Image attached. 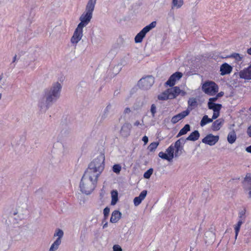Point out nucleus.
<instances>
[{
    "label": "nucleus",
    "mask_w": 251,
    "mask_h": 251,
    "mask_svg": "<svg viewBox=\"0 0 251 251\" xmlns=\"http://www.w3.org/2000/svg\"><path fill=\"white\" fill-rule=\"evenodd\" d=\"M104 154L100 153L89 164L86 171L99 177L104 169Z\"/></svg>",
    "instance_id": "nucleus-3"
},
{
    "label": "nucleus",
    "mask_w": 251,
    "mask_h": 251,
    "mask_svg": "<svg viewBox=\"0 0 251 251\" xmlns=\"http://www.w3.org/2000/svg\"><path fill=\"white\" fill-rule=\"evenodd\" d=\"M147 194V190L142 191L138 197H135L133 200V202L135 206L139 205L142 201L146 198Z\"/></svg>",
    "instance_id": "nucleus-15"
},
{
    "label": "nucleus",
    "mask_w": 251,
    "mask_h": 251,
    "mask_svg": "<svg viewBox=\"0 0 251 251\" xmlns=\"http://www.w3.org/2000/svg\"><path fill=\"white\" fill-rule=\"evenodd\" d=\"M231 57L234 58L238 62L241 61L243 58V55L237 53H233L231 54Z\"/></svg>",
    "instance_id": "nucleus-35"
},
{
    "label": "nucleus",
    "mask_w": 251,
    "mask_h": 251,
    "mask_svg": "<svg viewBox=\"0 0 251 251\" xmlns=\"http://www.w3.org/2000/svg\"><path fill=\"white\" fill-rule=\"evenodd\" d=\"M111 194L112 198L111 204L112 205H114L116 204L118 200V192L116 190H113L111 191Z\"/></svg>",
    "instance_id": "nucleus-25"
},
{
    "label": "nucleus",
    "mask_w": 251,
    "mask_h": 251,
    "mask_svg": "<svg viewBox=\"0 0 251 251\" xmlns=\"http://www.w3.org/2000/svg\"><path fill=\"white\" fill-rule=\"evenodd\" d=\"M154 81L153 77L149 76L141 79L138 82V85L143 89H148L151 87Z\"/></svg>",
    "instance_id": "nucleus-8"
},
{
    "label": "nucleus",
    "mask_w": 251,
    "mask_h": 251,
    "mask_svg": "<svg viewBox=\"0 0 251 251\" xmlns=\"http://www.w3.org/2000/svg\"><path fill=\"white\" fill-rule=\"evenodd\" d=\"M239 76L241 78L247 80L251 79V64L248 68L241 71Z\"/></svg>",
    "instance_id": "nucleus-14"
},
{
    "label": "nucleus",
    "mask_w": 251,
    "mask_h": 251,
    "mask_svg": "<svg viewBox=\"0 0 251 251\" xmlns=\"http://www.w3.org/2000/svg\"><path fill=\"white\" fill-rule=\"evenodd\" d=\"M190 113V110L187 109L182 112L173 116L171 119V122L173 124H176L180 120L184 118L186 116L189 115Z\"/></svg>",
    "instance_id": "nucleus-13"
},
{
    "label": "nucleus",
    "mask_w": 251,
    "mask_h": 251,
    "mask_svg": "<svg viewBox=\"0 0 251 251\" xmlns=\"http://www.w3.org/2000/svg\"><path fill=\"white\" fill-rule=\"evenodd\" d=\"M218 97H215L213 98H211L209 99V101L208 102L214 103L213 101H215L217 100Z\"/></svg>",
    "instance_id": "nucleus-43"
},
{
    "label": "nucleus",
    "mask_w": 251,
    "mask_h": 251,
    "mask_svg": "<svg viewBox=\"0 0 251 251\" xmlns=\"http://www.w3.org/2000/svg\"><path fill=\"white\" fill-rule=\"evenodd\" d=\"M83 28L77 25L71 39V42L72 44L76 46V44L81 40L83 36Z\"/></svg>",
    "instance_id": "nucleus-7"
},
{
    "label": "nucleus",
    "mask_w": 251,
    "mask_h": 251,
    "mask_svg": "<svg viewBox=\"0 0 251 251\" xmlns=\"http://www.w3.org/2000/svg\"><path fill=\"white\" fill-rule=\"evenodd\" d=\"M156 22L153 21L151 22L150 25L146 26L144 27L135 36V42L136 43H141L143 39L145 36L146 33L149 32L151 29L154 28L156 26Z\"/></svg>",
    "instance_id": "nucleus-6"
},
{
    "label": "nucleus",
    "mask_w": 251,
    "mask_h": 251,
    "mask_svg": "<svg viewBox=\"0 0 251 251\" xmlns=\"http://www.w3.org/2000/svg\"><path fill=\"white\" fill-rule=\"evenodd\" d=\"M227 139L230 144H233L235 142L236 139V134L234 131H232L228 133Z\"/></svg>",
    "instance_id": "nucleus-24"
},
{
    "label": "nucleus",
    "mask_w": 251,
    "mask_h": 251,
    "mask_svg": "<svg viewBox=\"0 0 251 251\" xmlns=\"http://www.w3.org/2000/svg\"><path fill=\"white\" fill-rule=\"evenodd\" d=\"M186 142V140L181 138L177 140L174 144L175 155L176 157L178 156L181 154L183 149V145Z\"/></svg>",
    "instance_id": "nucleus-9"
},
{
    "label": "nucleus",
    "mask_w": 251,
    "mask_h": 251,
    "mask_svg": "<svg viewBox=\"0 0 251 251\" xmlns=\"http://www.w3.org/2000/svg\"><path fill=\"white\" fill-rule=\"evenodd\" d=\"M62 87L60 83L55 82L44 90L43 96L39 99L38 103L41 110H47L53 102L59 99Z\"/></svg>",
    "instance_id": "nucleus-1"
},
{
    "label": "nucleus",
    "mask_w": 251,
    "mask_h": 251,
    "mask_svg": "<svg viewBox=\"0 0 251 251\" xmlns=\"http://www.w3.org/2000/svg\"><path fill=\"white\" fill-rule=\"evenodd\" d=\"M232 71V67L227 63L223 64L220 67L221 74L225 75L229 74Z\"/></svg>",
    "instance_id": "nucleus-18"
},
{
    "label": "nucleus",
    "mask_w": 251,
    "mask_h": 251,
    "mask_svg": "<svg viewBox=\"0 0 251 251\" xmlns=\"http://www.w3.org/2000/svg\"><path fill=\"white\" fill-rule=\"evenodd\" d=\"M202 90L205 94L213 96L218 92V86L213 81H207L205 82L202 85Z\"/></svg>",
    "instance_id": "nucleus-5"
},
{
    "label": "nucleus",
    "mask_w": 251,
    "mask_h": 251,
    "mask_svg": "<svg viewBox=\"0 0 251 251\" xmlns=\"http://www.w3.org/2000/svg\"><path fill=\"white\" fill-rule=\"evenodd\" d=\"M96 3L97 2L93 0H88L85 6V11L79 17L80 22L77 25L83 28L90 23L92 18L93 13L94 11Z\"/></svg>",
    "instance_id": "nucleus-4"
},
{
    "label": "nucleus",
    "mask_w": 251,
    "mask_h": 251,
    "mask_svg": "<svg viewBox=\"0 0 251 251\" xmlns=\"http://www.w3.org/2000/svg\"><path fill=\"white\" fill-rule=\"evenodd\" d=\"M188 104L189 106L195 107L197 106V101L196 98H191L188 101Z\"/></svg>",
    "instance_id": "nucleus-33"
},
{
    "label": "nucleus",
    "mask_w": 251,
    "mask_h": 251,
    "mask_svg": "<svg viewBox=\"0 0 251 251\" xmlns=\"http://www.w3.org/2000/svg\"><path fill=\"white\" fill-rule=\"evenodd\" d=\"M245 190L248 191L249 198H251V174H248L244 180Z\"/></svg>",
    "instance_id": "nucleus-12"
},
{
    "label": "nucleus",
    "mask_w": 251,
    "mask_h": 251,
    "mask_svg": "<svg viewBox=\"0 0 251 251\" xmlns=\"http://www.w3.org/2000/svg\"><path fill=\"white\" fill-rule=\"evenodd\" d=\"M122 216V213L118 210H114L111 214L110 221L112 223H116L119 221Z\"/></svg>",
    "instance_id": "nucleus-17"
},
{
    "label": "nucleus",
    "mask_w": 251,
    "mask_h": 251,
    "mask_svg": "<svg viewBox=\"0 0 251 251\" xmlns=\"http://www.w3.org/2000/svg\"><path fill=\"white\" fill-rule=\"evenodd\" d=\"M220 112H213V114L211 119L214 120L217 118L219 116Z\"/></svg>",
    "instance_id": "nucleus-42"
},
{
    "label": "nucleus",
    "mask_w": 251,
    "mask_h": 251,
    "mask_svg": "<svg viewBox=\"0 0 251 251\" xmlns=\"http://www.w3.org/2000/svg\"><path fill=\"white\" fill-rule=\"evenodd\" d=\"M106 226H107V224H105L104 225L103 227L104 228V227H106Z\"/></svg>",
    "instance_id": "nucleus-54"
},
{
    "label": "nucleus",
    "mask_w": 251,
    "mask_h": 251,
    "mask_svg": "<svg viewBox=\"0 0 251 251\" xmlns=\"http://www.w3.org/2000/svg\"><path fill=\"white\" fill-rule=\"evenodd\" d=\"M182 76V74L180 72H176L171 75L169 79L165 83L166 85L171 87L173 86L176 80L180 79Z\"/></svg>",
    "instance_id": "nucleus-11"
},
{
    "label": "nucleus",
    "mask_w": 251,
    "mask_h": 251,
    "mask_svg": "<svg viewBox=\"0 0 251 251\" xmlns=\"http://www.w3.org/2000/svg\"><path fill=\"white\" fill-rule=\"evenodd\" d=\"M110 209L108 207H105L103 210V214L105 217H107L109 213Z\"/></svg>",
    "instance_id": "nucleus-41"
},
{
    "label": "nucleus",
    "mask_w": 251,
    "mask_h": 251,
    "mask_svg": "<svg viewBox=\"0 0 251 251\" xmlns=\"http://www.w3.org/2000/svg\"><path fill=\"white\" fill-rule=\"evenodd\" d=\"M224 123V120L219 119L215 121L212 124V128L214 131H217L220 129Z\"/></svg>",
    "instance_id": "nucleus-20"
},
{
    "label": "nucleus",
    "mask_w": 251,
    "mask_h": 251,
    "mask_svg": "<svg viewBox=\"0 0 251 251\" xmlns=\"http://www.w3.org/2000/svg\"><path fill=\"white\" fill-rule=\"evenodd\" d=\"M183 4V0H172L171 8L172 9H179L180 8Z\"/></svg>",
    "instance_id": "nucleus-21"
},
{
    "label": "nucleus",
    "mask_w": 251,
    "mask_h": 251,
    "mask_svg": "<svg viewBox=\"0 0 251 251\" xmlns=\"http://www.w3.org/2000/svg\"><path fill=\"white\" fill-rule=\"evenodd\" d=\"M121 166L119 164H115L113 166L112 170L114 173L118 174L121 171Z\"/></svg>",
    "instance_id": "nucleus-37"
},
{
    "label": "nucleus",
    "mask_w": 251,
    "mask_h": 251,
    "mask_svg": "<svg viewBox=\"0 0 251 251\" xmlns=\"http://www.w3.org/2000/svg\"><path fill=\"white\" fill-rule=\"evenodd\" d=\"M208 107L209 109H212L213 112H220L222 105L215 103L208 102Z\"/></svg>",
    "instance_id": "nucleus-23"
},
{
    "label": "nucleus",
    "mask_w": 251,
    "mask_h": 251,
    "mask_svg": "<svg viewBox=\"0 0 251 251\" xmlns=\"http://www.w3.org/2000/svg\"><path fill=\"white\" fill-rule=\"evenodd\" d=\"M245 213L244 212H241L240 213H239V218H240V219H242V217L244 216Z\"/></svg>",
    "instance_id": "nucleus-50"
},
{
    "label": "nucleus",
    "mask_w": 251,
    "mask_h": 251,
    "mask_svg": "<svg viewBox=\"0 0 251 251\" xmlns=\"http://www.w3.org/2000/svg\"><path fill=\"white\" fill-rule=\"evenodd\" d=\"M158 145H159L158 142H152L148 146V149L150 151H153L157 148Z\"/></svg>",
    "instance_id": "nucleus-34"
},
{
    "label": "nucleus",
    "mask_w": 251,
    "mask_h": 251,
    "mask_svg": "<svg viewBox=\"0 0 251 251\" xmlns=\"http://www.w3.org/2000/svg\"><path fill=\"white\" fill-rule=\"evenodd\" d=\"M247 133H248V135L250 137H251V125L248 128Z\"/></svg>",
    "instance_id": "nucleus-45"
},
{
    "label": "nucleus",
    "mask_w": 251,
    "mask_h": 251,
    "mask_svg": "<svg viewBox=\"0 0 251 251\" xmlns=\"http://www.w3.org/2000/svg\"><path fill=\"white\" fill-rule=\"evenodd\" d=\"M1 97H2V94L1 93H0V100L1 99Z\"/></svg>",
    "instance_id": "nucleus-55"
},
{
    "label": "nucleus",
    "mask_w": 251,
    "mask_h": 251,
    "mask_svg": "<svg viewBox=\"0 0 251 251\" xmlns=\"http://www.w3.org/2000/svg\"><path fill=\"white\" fill-rule=\"evenodd\" d=\"M157 98L159 100H165L168 99H170V93L169 92H168V89L159 95L157 97Z\"/></svg>",
    "instance_id": "nucleus-26"
},
{
    "label": "nucleus",
    "mask_w": 251,
    "mask_h": 251,
    "mask_svg": "<svg viewBox=\"0 0 251 251\" xmlns=\"http://www.w3.org/2000/svg\"><path fill=\"white\" fill-rule=\"evenodd\" d=\"M151 112L152 117H154L156 113V107L154 104H152L151 107Z\"/></svg>",
    "instance_id": "nucleus-39"
},
{
    "label": "nucleus",
    "mask_w": 251,
    "mask_h": 251,
    "mask_svg": "<svg viewBox=\"0 0 251 251\" xmlns=\"http://www.w3.org/2000/svg\"><path fill=\"white\" fill-rule=\"evenodd\" d=\"M223 95H224V93H223V92H221L219 93L217 95V97H218V98L219 97H221L223 96Z\"/></svg>",
    "instance_id": "nucleus-51"
},
{
    "label": "nucleus",
    "mask_w": 251,
    "mask_h": 251,
    "mask_svg": "<svg viewBox=\"0 0 251 251\" xmlns=\"http://www.w3.org/2000/svg\"><path fill=\"white\" fill-rule=\"evenodd\" d=\"M158 156L159 157L163 159H165V160H167L169 161H170L172 160V159L169 158V156L168 155V154L166 153H164L163 152H160L158 154Z\"/></svg>",
    "instance_id": "nucleus-36"
},
{
    "label": "nucleus",
    "mask_w": 251,
    "mask_h": 251,
    "mask_svg": "<svg viewBox=\"0 0 251 251\" xmlns=\"http://www.w3.org/2000/svg\"><path fill=\"white\" fill-rule=\"evenodd\" d=\"M212 119L209 118L207 115H204L202 118L200 125L201 126H203L208 123H211Z\"/></svg>",
    "instance_id": "nucleus-31"
},
{
    "label": "nucleus",
    "mask_w": 251,
    "mask_h": 251,
    "mask_svg": "<svg viewBox=\"0 0 251 251\" xmlns=\"http://www.w3.org/2000/svg\"><path fill=\"white\" fill-rule=\"evenodd\" d=\"M98 176L85 171L79 184L80 191L86 195L90 194L95 188Z\"/></svg>",
    "instance_id": "nucleus-2"
},
{
    "label": "nucleus",
    "mask_w": 251,
    "mask_h": 251,
    "mask_svg": "<svg viewBox=\"0 0 251 251\" xmlns=\"http://www.w3.org/2000/svg\"><path fill=\"white\" fill-rule=\"evenodd\" d=\"M244 219H239L237 224L234 226V229L235 232V239L237 238V237L238 235L239 232L240 231V227L241 225L244 223Z\"/></svg>",
    "instance_id": "nucleus-27"
},
{
    "label": "nucleus",
    "mask_w": 251,
    "mask_h": 251,
    "mask_svg": "<svg viewBox=\"0 0 251 251\" xmlns=\"http://www.w3.org/2000/svg\"><path fill=\"white\" fill-rule=\"evenodd\" d=\"M247 52L251 55V47L247 50Z\"/></svg>",
    "instance_id": "nucleus-52"
},
{
    "label": "nucleus",
    "mask_w": 251,
    "mask_h": 251,
    "mask_svg": "<svg viewBox=\"0 0 251 251\" xmlns=\"http://www.w3.org/2000/svg\"><path fill=\"white\" fill-rule=\"evenodd\" d=\"M61 243V241L59 240H55L51 245L49 251H56Z\"/></svg>",
    "instance_id": "nucleus-30"
},
{
    "label": "nucleus",
    "mask_w": 251,
    "mask_h": 251,
    "mask_svg": "<svg viewBox=\"0 0 251 251\" xmlns=\"http://www.w3.org/2000/svg\"><path fill=\"white\" fill-rule=\"evenodd\" d=\"M63 235L64 232L62 229H57L55 231L53 236L57 237L56 240H59V241H61V239L63 237Z\"/></svg>",
    "instance_id": "nucleus-29"
},
{
    "label": "nucleus",
    "mask_w": 251,
    "mask_h": 251,
    "mask_svg": "<svg viewBox=\"0 0 251 251\" xmlns=\"http://www.w3.org/2000/svg\"><path fill=\"white\" fill-rule=\"evenodd\" d=\"M113 251H122L121 247L118 245H115L113 247Z\"/></svg>",
    "instance_id": "nucleus-40"
},
{
    "label": "nucleus",
    "mask_w": 251,
    "mask_h": 251,
    "mask_svg": "<svg viewBox=\"0 0 251 251\" xmlns=\"http://www.w3.org/2000/svg\"><path fill=\"white\" fill-rule=\"evenodd\" d=\"M219 139V136H214L212 134H209L202 140V142L209 146H213L218 141Z\"/></svg>",
    "instance_id": "nucleus-10"
},
{
    "label": "nucleus",
    "mask_w": 251,
    "mask_h": 251,
    "mask_svg": "<svg viewBox=\"0 0 251 251\" xmlns=\"http://www.w3.org/2000/svg\"><path fill=\"white\" fill-rule=\"evenodd\" d=\"M246 151L251 153V145L246 148Z\"/></svg>",
    "instance_id": "nucleus-47"
},
{
    "label": "nucleus",
    "mask_w": 251,
    "mask_h": 251,
    "mask_svg": "<svg viewBox=\"0 0 251 251\" xmlns=\"http://www.w3.org/2000/svg\"><path fill=\"white\" fill-rule=\"evenodd\" d=\"M168 92L170 93V99H174L180 94V88L177 86H175L168 89Z\"/></svg>",
    "instance_id": "nucleus-16"
},
{
    "label": "nucleus",
    "mask_w": 251,
    "mask_h": 251,
    "mask_svg": "<svg viewBox=\"0 0 251 251\" xmlns=\"http://www.w3.org/2000/svg\"><path fill=\"white\" fill-rule=\"evenodd\" d=\"M153 173V169L150 168L148 171H147L144 174V177L145 178H150L151 175Z\"/></svg>",
    "instance_id": "nucleus-38"
},
{
    "label": "nucleus",
    "mask_w": 251,
    "mask_h": 251,
    "mask_svg": "<svg viewBox=\"0 0 251 251\" xmlns=\"http://www.w3.org/2000/svg\"><path fill=\"white\" fill-rule=\"evenodd\" d=\"M142 141L144 142L145 144H146L148 142V137L144 136L142 138Z\"/></svg>",
    "instance_id": "nucleus-44"
},
{
    "label": "nucleus",
    "mask_w": 251,
    "mask_h": 251,
    "mask_svg": "<svg viewBox=\"0 0 251 251\" xmlns=\"http://www.w3.org/2000/svg\"><path fill=\"white\" fill-rule=\"evenodd\" d=\"M186 94V93L185 91L180 89V94L179 95H181L182 96H184Z\"/></svg>",
    "instance_id": "nucleus-48"
},
{
    "label": "nucleus",
    "mask_w": 251,
    "mask_h": 251,
    "mask_svg": "<svg viewBox=\"0 0 251 251\" xmlns=\"http://www.w3.org/2000/svg\"><path fill=\"white\" fill-rule=\"evenodd\" d=\"M17 60V55H15V56L13 58V61L12 62H15Z\"/></svg>",
    "instance_id": "nucleus-53"
},
{
    "label": "nucleus",
    "mask_w": 251,
    "mask_h": 251,
    "mask_svg": "<svg viewBox=\"0 0 251 251\" xmlns=\"http://www.w3.org/2000/svg\"><path fill=\"white\" fill-rule=\"evenodd\" d=\"M200 137V133L198 130H195L192 132L189 136L185 140L195 141L197 140Z\"/></svg>",
    "instance_id": "nucleus-22"
},
{
    "label": "nucleus",
    "mask_w": 251,
    "mask_h": 251,
    "mask_svg": "<svg viewBox=\"0 0 251 251\" xmlns=\"http://www.w3.org/2000/svg\"><path fill=\"white\" fill-rule=\"evenodd\" d=\"M166 152L168 155L169 156V158H170L172 160L174 158V154H175V150L174 148L173 145H171L167 150Z\"/></svg>",
    "instance_id": "nucleus-32"
},
{
    "label": "nucleus",
    "mask_w": 251,
    "mask_h": 251,
    "mask_svg": "<svg viewBox=\"0 0 251 251\" xmlns=\"http://www.w3.org/2000/svg\"><path fill=\"white\" fill-rule=\"evenodd\" d=\"M142 125V124H141V123H140V122H139V121H136V122L134 123V125L135 126H138L139 125Z\"/></svg>",
    "instance_id": "nucleus-49"
},
{
    "label": "nucleus",
    "mask_w": 251,
    "mask_h": 251,
    "mask_svg": "<svg viewBox=\"0 0 251 251\" xmlns=\"http://www.w3.org/2000/svg\"><path fill=\"white\" fill-rule=\"evenodd\" d=\"M190 130V126L189 125L187 124L184 126L180 129L179 133L176 136V137H178L183 135H184L187 133V132Z\"/></svg>",
    "instance_id": "nucleus-28"
},
{
    "label": "nucleus",
    "mask_w": 251,
    "mask_h": 251,
    "mask_svg": "<svg viewBox=\"0 0 251 251\" xmlns=\"http://www.w3.org/2000/svg\"><path fill=\"white\" fill-rule=\"evenodd\" d=\"M130 125L129 124H124L121 129V134L124 137H126L129 135L130 131Z\"/></svg>",
    "instance_id": "nucleus-19"
},
{
    "label": "nucleus",
    "mask_w": 251,
    "mask_h": 251,
    "mask_svg": "<svg viewBox=\"0 0 251 251\" xmlns=\"http://www.w3.org/2000/svg\"><path fill=\"white\" fill-rule=\"evenodd\" d=\"M131 112V110L129 108L126 107L125 108L124 110L125 114H129Z\"/></svg>",
    "instance_id": "nucleus-46"
}]
</instances>
